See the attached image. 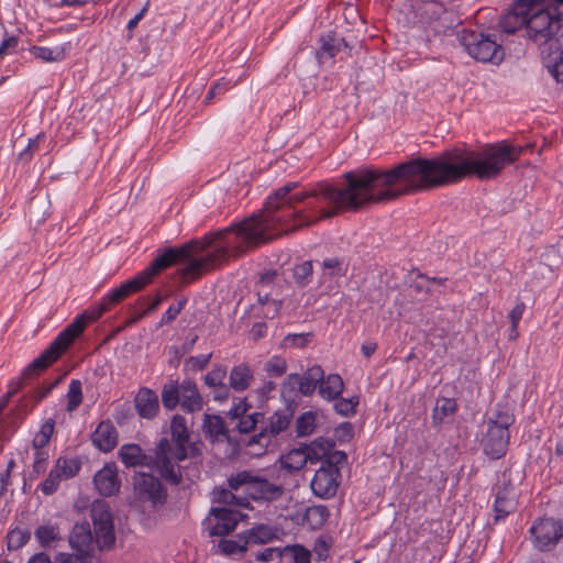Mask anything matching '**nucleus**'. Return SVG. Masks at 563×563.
<instances>
[{
	"label": "nucleus",
	"instance_id": "35",
	"mask_svg": "<svg viewBox=\"0 0 563 563\" xmlns=\"http://www.w3.org/2000/svg\"><path fill=\"white\" fill-rule=\"evenodd\" d=\"M252 372L246 365L234 366L230 373V385L233 389L242 391L250 386Z\"/></svg>",
	"mask_w": 563,
	"mask_h": 563
},
{
	"label": "nucleus",
	"instance_id": "20",
	"mask_svg": "<svg viewBox=\"0 0 563 563\" xmlns=\"http://www.w3.org/2000/svg\"><path fill=\"white\" fill-rule=\"evenodd\" d=\"M179 405L183 411L192 413L202 409V397L197 385L191 379H184L180 384Z\"/></svg>",
	"mask_w": 563,
	"mask_h": 563
},
{
	"label": "nucleus",
	"instance_id": "24",
	"mask_svg": "<svg viewBox=\"0 0 563 563\" xmlns=\"http://www.w3.org/2000/svg\"><path fill=\"white\" fill-rule=\"evenodd\" d=\"M150 468L156 470L161 477L170 485L178 486L183 482L180 466L173 463L172 459L153 461Z\"/></svg>",
	"mask_w": 563,
	"mask_h": 563
},
{
	"label": "nucleus",
	"instance_id": "22",
	"mask_svg": "<svg viewBox=\"0 0 563 563\" xmlns=\"http://www.w3.org/2000/svg\"><path fill=\"white\" fill-rule=\"evenodd\" d=\"M134 402L140 417L146 419L155 417L159 408L157 395L146 387L139 390Z\"/></svg>",
	"mask_w": 563,
	"mask_h": 563
},
{
	"label": "nucleus",
	"instance_id": "59",
	"mask_svg": "<svg viewBox=\"0 0 563 563\" xmlns=\"http://www.w3.org/2000/svg\"><path fill=\"white\" fill-rule=\"evenodd\" d=\"M212 354H201L199 356H191L187 362L186 366L191 369H203L209 363Z\"/></svg>",
	"mask_w": 563,
	"mask_h": 563
},
{
	"label": "nucleus",
	"instance_id": "47",
	"mask_svg": "<svg viewBox=\"0 0 563 563\" xmlns=\"http://www.w3.org/2000/svg\"><path fill=\"white\" fill-rule=\"evenodd\" d=\"M252 472L242 471L236 474L231 475L228 478V485L231 490H239L243 487L244 494L247 496V486H250L252 479Z\"/></svg>",
	"mask_w": 563,
	"mask_h": 563
},
{
	"label": "nucleus",
	"instance_id": "26",
	"mask_svg": "<svg viewBox=\"0 0 563 563\" xmlns=\"http://www.w3.org/2000/svg\"><path fill=\"white\" fill-rule=\"evenodd\" d=\"M330 517V511L324 505H313L306 508L302 516V525L312 530L321 529Z\"/></svg>",
	"mask_w": 563,
	"mask_h": 563
},
{
	"label": "nucleus",
	"instance_id": "42",
	"mask_svg": "<svg viewBox=\"0 0 563 563\" xmlns=\"http://www.w3.org/2000/svg\"><path fill=\"white\" fill-rule=\"evenodd\" d=\"M300 374H289L282 386V397L287 401L296 400L299 394Z\"/></svg>",
	"mask_w": 563,
	"mask_h": 563
},
{
	"label": "nucleus",
	"instance_id": "46",
	"mask_svg": "<svg viewBox=\"0 0 563 563\" xmlns=\"http://www.w3.org/2000/svg\"><path fill=\"white\" fill-rule=\"evenodd\" d=\"M55 421L54 419H47L41 427L40 432L33 439V446L38 450L48 444L49 439L54 432Z\"/></svg>",
	"mask_w": 563,
	"mask_h": 563
},
{
	"label": "nucleus",
	"instance_id": "49",
	"mask_svg": "<svg viewBox=\"0 0 563 563\" xmlns=\"http://www.w3.org/2000/svg\"><path fill=\"white\" fill-rule=\"evenodd\" d=\"M68 402H67V410L73 411L77 409V407L82 401V390H81V383L77 379H73L68 387Z\"/></svg>",
	"mask_w": 563,
	"mask_h": 563
},
{
	"label": "nucleus",
	"instance_id": "55",
	"mask_svg": "<svg viewBox=\"0 0 563 563\" xmlns=\"http://www.w3.org/2000/svg\"><path fill=\"white\" fill-rule=\"evenodd\" d=\"M45 137L46 136L44 133H40L36 136L30 139L26 148L19 154V157L25 162L31 161L33 154L38 151L40 143L43 142Z\"/></svg>",
	"mask_w": 563,
	"mask_h": 563
},
{
	"label": "nucleus",
	"instance_id": "7",
	"mask_svg": "<svg viewBox=\"0 0 563 563\" xmlns=\"http://www.w3.org/2000/svg\"><path fill=\"white\" fill-rule=\"evenodd\" d=\"M133 489L139 501L148 503L154 509L163 507L167 501V489L161 479L151 473H136L133 477Z\"/></svg>",
	"mask_w": 563,
	"mask_h": 563
},
{
	"label": "nucleus",
	"instance_id": "30",
	"mask_svg": "<svg viewBox=\"0 0 563 563\" xmlns=\"http://www.w3.org/2000/svg\"><path fill=\"white\" fill-rule=\"evenodd\" d=\"M307 457L310 456L308 454H305V451L301 445L299 448L292 449L287 454L282 455V468L286 470L289 473L298 472L308 463Z\"/></svg>",
	"mask_w": 563,
	"mask_h": 563
},
{
	"label": "nucleus",
	"instance_id": "2",
	"mask_svg": "<svg viewBox=\"0 0 563 563\" xmlns=\"http://www.w3.org/2000/svg\"><path fill=\"white\" fill-rule=\"evenodd\" d=\"M563 23V0H515L500 16L499 27L506 34H514L522 26L527 37L542 46Z\"/></svg>",
	"mask_w": 563,
	"mask_h": 563
},
{
	"label": "nucleus",
	"instance_id": "29",
	"mask_svg": "<svg viewBox=\"0 0 563 563\" xmlns=\"http://www.w3.org/2000/svg\"><path fill=\"white\" fill-rule=\"evenodd\" d=\"M457 410L456 400L454 398L439 397L432 412L434 424H442L448 418H452Z\"/></svg>",
	"mask_w": 563,
	"mask_h": 563
},
{
	"label": "nucleus",
	"instance_id": "32",
	"mask_svg": "<svg viewBox=\"0 0 563 563\" xmlns=\"http://www.w3.org/2000/svg\"><path fill=\"white\" fill-rule=\"evenodd\" d=\"M314 339H316V335L313 332L289 333L282 340V342L279 344V349H283V350L312 349L311 343L314 341Z\"/></svg>",
	"mask_w": 563,
	"mask_h": 563
},
{
	"label": "nucleus",
	"instance_id": "15",
	"mask_svg": "<svg viewBox=\"0 0 563 563\" xmlns=\"http://www.w3.org/2000/svg\"><path fill=\"white\" fill-rule=\"evenodd\" d=\"M283 494L282 485L272 483L265 477L252 475L250 486H247V497L251 499L273 501L280 498Z\"/></svg>",
	"mask_w": 563,
	"mask_h": 563
},
{
	"label": "nucleus",
	"instance_id": "43",
	"mask_svg": "<svg viewBox=\"0 0 563 563\" xmlns=\"http://www.w3.org/2000/svg\"><path fill=\"white\" fill-rule=\"evenodd\" d=\"M265 416L263 412H253L251 415H244L239 419L236 430L240 433H250L257 429V424L264 422Z\"/></svg>",
	"mask_w": 563,
	"mask_h": 563
},
{
	"label": "nucleus",
	"instance_id": "61",
	"mask_svg": "<svg viewBox=\"0 0 563 563\" xmlns=\"http://www.w3.org/2000/svg\"><path fill=\"white\" fill-rule=\"evenodd\" d=\"M224 376H225V371L214 369V371L209 372L205 376V383H206V385H208L210 387H218L220 385H223L222 379L224 378Z\"/></svg>",
	"mask_w": 563,
	"mask_h": 563
},
{
	"label": "nucleus",
	"instance_id": "48",
	"mask_svg": "<svg viewBox=\"0 0 563 563\" xmlns=\"http://www.w3.org/2000/svg\"><path fill=\"white\" fill-rule=\"evenodd\" d=\"M347 454L344 451H330L328 455H325L324 460L321 463V466L329 470H340V467L346 463Z\"/></svg>",
	"mask_w": 563,
	"mask_h": 563
},
{
	"label": "nucleus",
	"instance_id": "4",
	"mask_svg": "<svg viewBox=\"0 0 563 563\" xmlns=\"http://www.w3.org/2000/svg\"><path fill=\"white\" fill-rule=\"evenodd\" d=\"M456 38L477 62L498 65L505 58V48L497 42L495 33L463 27L456 31Z\"/></svg>",
	"mask_w": 563,
	"mask_h": 563
},
{
	"label": "nucleus",
	"instance_id": "23",
	"mask_svg": "<svg viewBox=\"0 0 563 563\" xmlns=\"http://www.w3.org/2000/svg\"><path fill=\"white\" fill-rule=\"evenodd\" d=\"M305 454H308L310 457H307L308 462L316 463L319 461H323L325 455L330 453L331 450L335 446V441L333 439H328L320 437L313 440L310 444L301 445Z\"/></svg>",
	"mask_w": 563,
	"mask_h": 563
},
{
	"label": "nucleus",
	"instance_id": "62",
	"mask_svg": "<svg viewBox=\"0 0 563 563\" xmlns=\"http://www.w3.org/2000/svg\"><path fill=\"white\" fill-rule=\"evenodd\" d=\"M283 300L280 301H271L269 305H265L260 307L261 308V314L262 317L266 319H274L279 313V310L282 308Z\"/></svg>",
	"mask_w": 563,
	"mask_h": 563
},
{
	"label": "nucleus",
	"instance_id": "33",
	"mask_svg": "<svg viewBox=\"0 0 563 563\" xmlns=\"http://www.w3.org/2000/svg\"><path fill=\"white\" fill-rule=\"evenodd\" d=\"M282 559H283L282 548L269 547V548L261 549L258 547V548H252L249 550V555H247L246 561L249 563H253V562L272 563L275 561L279 562Z\"/></svg>",
	"mask_w": 563,
	"mask_h": 563
},
{
	"label": "nucleus",
	"instance_id": "10",
	"mask_svg": "<svg viewBox=\"0 0 563 563\" xmlns=\"http://www.w3.org/2000/svg\"><path fill=\"white\" fill-rule=\"evenodd\" d=\"M62 354H40L37 358L31 362L21 373L15 382L10 384V389L0 404V412L5 407L10 397L16 394L24 386L30 385L35 380L45 369H47L54 362H56Z\"/></svg>",
	"mask_w": 563,
	"mask_h": 563
},
{
	"label": "nucleus",
	"instance_id": "6",
	"mask_svg": "<svg viewBox=\"0 0 563 563\" xmlns=\"http://www.w3.org/2000/svg\"><path fill=\"white\" fill-rule=\"evenodd\" d=\"M530 541L539 552H551L563 542V520L554 517L537 518L528 530Z\"/></svg>",
	"mask_w": 563,
	"mask_h": 563
},
{
	"label": "nucleus",
	"instance_id": "5",
	"mask_svg": "<svg viewBox=\"0 0 563 563\" xmlns=\"http://www.w3.org/2000/svg\"><path fill=\"white\" fill-rule=\"evenodd\" d=\"M515 422L512 411L503 405H497L493 416L488 418L487 431L482 440L484 453L492 460L503 457L509 444V427Z\"/></svg>",
	"mask_w": 563,
	"mask_h": 563
},
{
	"label": "nucleus",
	"instance_id": "64",
	"mask_svg": "<svg viewBox=\"0 0 563 563\" xmlns=\"http://www.w3.org/2000/svg\"><path fill=\"white\" fill-rule=\"evenodd\" d=\"M318 384L311 380L307 375H300L299 394L310 396L316 390Z\"/></svg>",
	"mask_w": 563,
	"mask_h": 563
},
{
	"label": "nucleus",
	"instance_id": "13",
	"mask_svg": "<svg viewBox=\"0 0 563 563\" xmlns=\"http://www.w3.org/2000/svg\"><path fill=\"white\" fill-rule=\"evenodd\" d=\"M213 521H209L207 530L210 537H225L233 532L239 523V514L228 508L213 507L210 510Z\"/></svg>",
	"mask_w": 563,
	"mask_h": 563
},
{
	"label": "nucleus",
	"instance_id": "34",
	"mask_svg": "<svg viewBox=\"0 0 563 563\" xmlns=\"http://www.w3.org/2000/svg\"><path fill=\"white\" fill-rule=\"evenodd\" d=\"M292 279L297 287L305 288L307 287L313 277V265L312 261H303L299 264H296L292 269Z\"/></svg>",
	"mask_w": 563,
	"mask_h": 563
},
{
	"label": "nucleus",
	"instance_id": "36",
	"mask_svg": "<svg viewBox=\"0 0 563 563\" xmlns=\"http://www.w3.org/2000/svg\"><path fill=\"white\" fill-rule=\"evenodd\" d=\"M30 54L44 63L60 62L65 57L64 49L60 47L48 48L44 46H31Z\"/></svg>",
	"mask_w": 563,
	"mask_h": 563
},
{
	"label": "nucleus",
	"instance_id": "58",
	"mask_svg": "<svg viewBox=\"0 0 563 563\" xmlns=\"http://www.w3.org/2000/svg\"><path fill=\"white\" fill-rule=\"evenodd\" d=\"M251 408V405L247 404L246 398L239 399L236 404L233 405V407L227 412V416L230 419H240L244 415H246V411Z\"/></svg>",
	"mask_w": 563,
	"mask_h": 563
},
{
	"label": "nucleus",
	"instance_id": "14",
	"mask_svg": "<svg viewBox=\"0 0 563 563\" xmlns=\"http://www.w3.org/2000/svg\"><path fill=\"white\" fill-rule=\"evenodd\" d=\"M69 545L77 556L88 558L93 550V536L88 521L76 522L68 538Z\"/></svg>",
	"mask_w": 563,
	"mask_h": 563
},
{
	"label": "nucleus",
	"instance_id": "18",
	"mask_svg": "<svg viewBox=\"0 0 563 563\" xmlns=\"http://www.w3.org/2000/svg\"><path fill=\"white\" fill-rule=\"evenodd\" d=\"M118 431L110 419L102 420L91 434L92 444L101 452H111L118 444Z\"/></svg>",
	"mask_w": 563,
	"mask_h": 563
},
{
	"label": "nucleus",
	"instance_id": "1",
	"mask_svg": "<svg viewBox=\"0 0 563 563\" xmlns=\"http://www.w3.org/2000/svg\"><path fill=\"white\" fill-rule=\"evenodd\" d=\"M343 178L344 187L324 180L300 191H296L299 183L289 181L267 197L260 214L179 246L157 250V255L139 274L148 285L165 269L181 264L183 280H196L220 267L230 256L242 254L246 246H257L282 233L314 225L344 211L356 212L384 203V169L357 168L346 172Z\"/></svg>",
	"mask_w": 563,
	"mask_h": 563
},
{
	"label": "nucleus",
	"instance_id": "28",
	"mask_svg": "<svg viewBox=\"0 0 563 563\" xmlns=\"http://www.w3.org/2000/svg\"><path fill=\"white\" fill-rule=\"evenodd\" d=\"M343 379L338 374H330L319 384V394L327 400H336L343 391Z\"/></svg>",
	"mask_w": 563,
	"mask_h": 563
},
{
	"label": "nucleus",
	"instance_id": "11",
	"mask_svg": "<svg viewBox=\"0 0 563 563\" xmlns=\"http://www.w3.org/2000/svg\"><path fill=\"white\" fill-rule=\"evenodd\" d=\"M493 510L495 525L505 520L508 515L516 510L515 484L510 473H503L501 485L497 487Z\"/></svg>",
	"mask_w": 563,
	"mask_h": 563
},
{
	"label": "nucleus",
	"instance_id": "12",
	"mask_svg": "<svg viewBox=\"0 0 563 563\" xmlns=\"http://www.w3.org/2000/svg\"><path fill=\"white\" fill-rule=\"evenodd\" d=\"M341 470L329 471L320 466L310 483L314 496L321 499H330L335 496L341 483Z\"/></svg>",
	"mask_w": 563,
	"mask_h": 563
},
{
	"label": "nucleus",
	"instance_id": "8",
	"mask_svg": "<svg viewBox=\"0 0 563 563\" xmlns=\"http://www.w3.org/2000/svg\"><path fill=\"white\" fill-rule=\"evenodd\" d=\"M96 542L100 549H111L115 542L113 515L104 500H96L90 508Z\"/></svg>",
	"mask_w": 563,
	"mask_h": 563
},
{
	"label": "nucleus",
	"instance_id": "21",
	"mask_svg": "<svg viewBox=\"0 0 563 563\" xmlns=\"http://www.w3.org/2000/svg\"><path fill=\"white\" fill-rule=\"evenodd\" d=\"M119 457L121 462L126 467H136V466H146L150 467L153 463L152 455H147L144 453L142 448L136 443H125L123 444L119 452Z\"/></svg>",
	"mask_w": 563,
	"mask_h": 563
},
{
	"label": "nucleus",
	"instance_id": "31",
	"mask_svg": "<svg viewBox=\"0 0 563 563\" xmlns=\"http://www.w3.org/2000/svg\"><path fill=\"white\" fill-rule=\"evenodd\" d=\"M34 537L43 549L52 548L55 542L62 540L57 525H41L34 530Z\"/></svg>",
	"mask_w": 563,
	"mask_h": 563
},
{
	"label": "nucleus",
	"instance_id": "60",
	"mask_svg": "<svg viewBox=\"0 0 563 563\" xmlns=\"http://www.w3.org/2000/svg\"><path fill=\"white\" fill-rule=\"evenodd\" d=\"M19 45V37L18 36H9L8 38L3 40L0 45V58H2L4 55L12 54L16 51Z\"/></svg>",
	"mask_w": 563,
	"mask_h": 563
},
{
	"label": "nucleus",
	"instance_id": "25",
	"mask_svg": "<svg viewBox=\"0 0 563 563\" xmlns=\"http://www.w3.org/2000/svg\"><path fill=\"white\" fill-rule=\"evenodd\" d=\"M244 541L245 537L243 532L236 534V539H221L217 544L216 552L228 556L240 555L247 560L249 547L244 544Z\"/></svg>",
	"mask_w": 563,
	"mask_h": 563
},
{
	"label": "nucleus",
	"instance_id": "9",
	"mask_svg": "<svg viewBox=\"0 0 563 563\" xmlns=\"http://www.w3.org/2000/svg\"><path fill=\"white\" fill-rule=\"evenodd\" d=\"M297 401H287L285 407L276 410L267 421L261 424L257 440L267 443L276 442V437L286 431L294 418Z\"/></svg>",
	"mask_w": 563,
	"mask_h": 563
},
{
	"label": "nucleus",
	"instance_id": "51",
	"mask_svg": "<svg viewBox=\"0 0 563 563\" xmlns=\"http://www.w3.org/2000/svg\"><path fill=\"white\" fill-rule=\"evenodd\" d=\"M322 267L323 269L330 271L331 277L344 276L347 271V266L344 264V261L339 257L324 258L322 261Z\"/></svg>",
	"mask_w": 563,
	"mask_h": 563
},
{
	"label": "nucleus",
	"instance_id": "19",
	"mask_svg": "<svg viewBox=\"0 0 563 563\" xmlns=\"http://www.w3.org/2000/svg\"><path fill=\"white\" fill-rule=\"evenodd\" d=\"M343 47H347L345 40L335 33L329 32L320 36L319 47L316 49V58L319 64H323L335 57Z\"/></svg>",
	"mask_w": 563,
	"mask_h": 563
},
{
	"label": "nucleus",
	"instance_id": "52",
	"mask_svg": "<svg viewBox=\"0 0 563 563\" xmlns=\"http://www.w3.org/2000/svg\"><path fill=\"white\" fill-rule=\"evenodd\" d=\"M188 299L186 297L180 298L176 303H172L163 314L159 325L173 323L181 310L186 307Z\"/></svg>",
	"mask_w": 563,
	"mask_h": 563
},
{
	"label": "nucleus",
	"instance_id": "41",
	"mask_svg": "<svg viewBox=\"0 0 563 563\" xmlns=\"http://www.w3.org/2000/svg\"><path fill=\"white\" fill-rule=\"evenodd\" d=\"M180 391V385L177 383L165 385L162 390L163 406L168 410L175 409L179 405Z\"/></svg>",
	"mask_w": 563,
	"mask_h": 563
},
{
	"label": "nucleus",
	"instance_id": "54",
	"mask_svg": "<svg viewBox=\"0 0 563 563\" xmlns=\"http://www.w3.org/2000/svg\"><path fill=\"white\" fill-rule=\"evenodd\" d=\"M265 371L271 377H280L287 371L286 361L278 355H274L269 361L266 362Z\"/></svg>",
	"mask_w": 563,
	"mask_h": 563
},
{
	"label": "nucleus",
	"instance_id": "56",
	"mask_svg": "<svg viewBox=\"0 0 563 563\" xmlns=\"http://www.w3.org/2000/svg\"><path fill=\"white\" fill-rule=\"evenodd\" d=\"M354 435V428L353 424L349 421L341 422L335 429H334V438L340 443L349 442Z\"/></svg>",
	"mask_w": 563,
	"mask_h": 563
},
{
	"label": "nucleus",
	"instance_id": "37",
	"mask_svg": "<svg viewBox=\"0 0 563 563\" xmlns=\"http://www.w3.org/2000/svg\"><path fill=\"white\" fill-rule=\"evenodd\" d=\"M172 440L175 443H188L189 430L187 428L186 419L180 415H175L170 422Z\"/></svg>",
	"mask_w": 563,
	"mask_h": 563
},
{
	"label": "nucleus",
	"instance_id": "17",
	"mask_svg": "<svg viewBox=\"0 0 563 563\" xmlns=\"http://www.w3.org/2000/svg\"><path fill=\"white\" fill-rule=\"evenodd\" d=\"M93 484L101 496L110 497L119 493L121 482L115 464H106L93 476Z\"/></svg>",
	"mask_w": 563,
	"mask_h": 563
},
{
	"label": "nucleus",
	"instance_id": "50",
	"mask_svg": "<svg viewBox=\"0 0 563 563\" xmlns=\"http://www.w3.org/2000/svg\"><path fill=\"white\" fill-rule=\"evenodd\" d=\"M62 474L54 467L48 476L40 484L38 488L44 495H53L59 486Z\"/></svg>",
	"mask_w": 563,
	"mask_h": 563
},
{
	"label": "nucleus",
	"instance_id": "39",
	"mask_svg": "<svg viewBox=\"0 0 563 563\" xmlns=\"http://www.w3.org/2000/svg\"><path fill=\"white\" fill-rule=\"evenodd\" d=\"M31 539L29 529L14 528L7 534V548L9 551H15L24 547Z\"/></svg>",
	"mask_w": 563,
	"mask_h": 563
},
{
	"label": "nucleus",
	"instance_id": "45",
	"mask_svg": "<svg viewBox=\"0 0 563 563\" xmlns=\"http://www.w3.org/2000/svg\"><path fill=\"white\" fill-rule=\"evenodd\" d=\"M358 397L338 398L333 405L335 412L342 417H352L356 412Z\"/></svg>",
	"mask_w": 563,
	"mask_h": 563
},
{
	"label": "nucleus",
	"instance_id": "16",
	"mask_svg": "<svg viewBox=\"0 0 563 563\" xmlns=\"http://www.w3.org/2000/svg\"><path fill=\"white\" fill-rule=\"evenodd\" d=\"M243 533L245 537L244 544H247L250 550L278 540L283 531L276 526L255 523Z\"/></svg>",
	"mask_w": 563,
	"mask_h": 563
},
{
	"label": "nucleus",
	"instance_id": "38",
	"mask_svg": "<svg viewBox=\"0 0 563 563\" xmlns=\"http://www.w3.org/2000/svg\"><path fill=\"white\" fill-rule=\"evenodd\" d=\"M316 411H306L301 413L296 420V432L297 437H307L310 435L316 428L317 423Z\"/></svg>",
	"mask_w": 563,
	"mask_h": 563
},
{
	"label": "nucleus",
	"instance_id": "57",
	"mask_svg": "<svg viewBox=\"0 0 563 563\" xmlns=\"http://www.w3.org/2000/svg\"><path fill=\"white\" fill-rule=\"evenodd\" d=\"M170 452V443L167 438L159 439L158 443L156 444V448L154 450V455L152 456V461H161L164 459H170L169 457Z\"/></svg>",
	"mask_w": 563,
	"mask_h": 563
},
{
	"label": "nucleus",
	"instance_id": "44",
	"mask_svg": "<svg viewBox=\"0 0 563 563\" xmlns=\"http://www.w3.org/2000/svg\"><path fill=\"white\" fill-rule=\"evenodd\" d=\"M55 468L62 474V477L71 478L78 474L81 468V462L78 459L59 457Z\"/></svg>",
	"mask_w": 563,
	"mask_h": 563
},
{
	"label": "nucleus",
	"instance_id": "3",
	"mask_svg": "<svg viewBox=\"0 0 563 563\" xmlns=\"http://www.w3.org/2000/svg\"><path fill=\"white\" fill-rule=\"evenodd\" d=\"M147 284L140 274L111 289L97 303L89 306L66 325L43 352H67L76 341L85 336L86 329L97 322L112 306L120 303L130 295L142 290Z\"/></svg>",
	"mask_w": 563,
	"mask_h": 563
},
{
	"label": "nucleus",
	"instance_id": "27",
	"mask_svg": "<svg viewBox=\"0 0 563 563\" xmlns=\"http://www.w3.org/2000/svg\"><path fill=\"white\" fill-rule=\"evenodd\" d=\"M205 435L210 440L214 441L220 437L229 440V430L225 426L224 420L219 415H205L203 426Z\"/></svg>",
	"mask_w": 563,
	"mask_h": 563
},
{
	"label": "nucleus",
	"instance_id": "63",
	"mask_svg": "<svg viewBox=\"0 0 563 563\" xmlns=\"http://www.w3.org/2000/svg\"><path fill=\"white\" fill-rule=\"evenodd\" d=\"M47 466V455L42 452L36 451L35 460L32 467V473L34 476H38L46 471Z\"/></svg>",
	"mask_w": 563,
	"mask_h": 563
},
{
	"label": "nucleus",
	"instance_id": "53",
	"mask_svg": "<svg viewBox=\"0 0 563 563\" xmlns=\"http://www.w3.org/2000/svg\"><path fill=\"white\" fill-rule=\"evenodd\" d=\"M249 448V454L255 457L263 456L269 448H274L276 442L267 443L257 440V433L253 434L245 443Z\"/></svg>",
	"mask_w": 563,
	"mask_h": 563
},
{
	"label": "nucleus",
	"instance_id": "40",
	"mask_svg": "<svg viewBox=\"0 0 563 563\" xmlns=\"http://www.w3.org/2000/svg\"><path fill=\"white\" fill-rule=\"evenodd\" d=\"M283 558L290 556L291 563H311V553L302 544L282 548Z\"/></svg>",
	"mask_w": 563,
	"mask_h": 563
}]
</instances>
